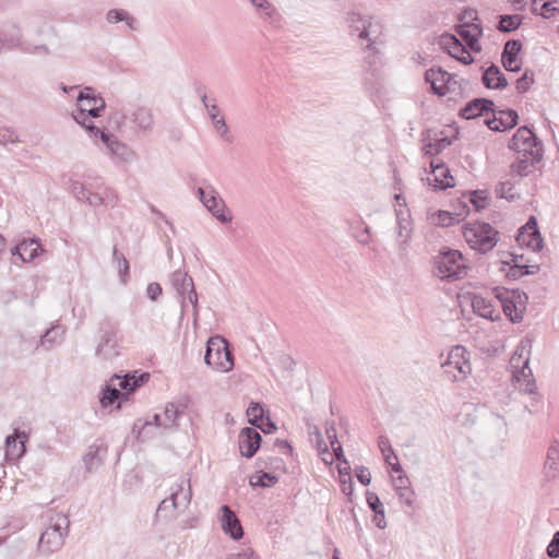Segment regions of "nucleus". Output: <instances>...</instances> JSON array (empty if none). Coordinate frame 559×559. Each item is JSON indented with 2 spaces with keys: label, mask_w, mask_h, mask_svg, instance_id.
<instances>
[{
  "label": "nucleus",
  "mask_w": 559,
  "mask_h": 559,
  "mask_svg": "<svg viewBox=\"0 0 559 559\" xmlns=\"http://www.w3.org/2000/svg\"><path fill=\"white\" fill-rule=\"evenodd\" d=\"M345 23L350 37H357L364 52V84L370 97L381 105L384 80V25L370 16L357 12H348Z\"/></svg>",
  "instance_id": "1"
},
{
  "label": "nucleus",
  "mask_w": 559,
  "mask_h": 559,
  "mask_svg": "<svg viewBox=\"0 0 559 559\" xmlns=\"http://www.w3.org/2000/svg\"><path fill=\"white\" fill-rule=\"evenodd\" d=\"M462 234L469 248L481 254L490 252L500 239L499 231L486 222L465 224Z\"/></svg>",
  "instance_id": "2"
},
{
  "label": "nucleus",
  "mask_w": 559,
  "mask_h": 559,
  "mask_svg": "<svg viewBox=\"0 0 559 559\" xmlns=\"http://www.w3.org/2000/svg\"><path fill=\"white\" fill-rule=\"evenodd\" d=\"M495 298L500 302L502 311L511 323L523 321L528 304V295L520 288L496 286L492 288Z\"/></svg>",
  "instance_id": "3"
},
{
  "label": "nucleus",
  "mask_w": 559,
  "mask_h": 559,
  "mask_svg": "<svg viewBox=\"0 0 559 559\" xmlns=\"http://www.w3.org/2000/svg\"><path fill=\"white\" fill-rule=\"evenodd\" d=\"M70 521L67 515L56 513L48 520L45 531L38 542V550L43 555H50L58 551L64 544L69 533Z\"/></svg>",
  "instance_id": "4"
},
{
  "label": "nucleus",
  "mask_w": 559,
  "mask_h": 559,
  "mask_svg": "<svg viewBox=\"0 0 559 559\" xmlns=\"http://www.w3.org/2000/svg\"><path fill=\"white\" fill-rule=\"evenodd\" d=\"M437 275L442 281H455L466 275V265L463 262V254L460 250L442 247L433 258Z\"/></svg>",
  "instance_id": "5"
},
{
  "label": "nucleus",
  "mask_w": 559,
  "mask_h": 559,
  "mask_svg": "<svg viewBox=\"0 0 559 559\" xmlns=\"http://www.w3.org/2000/svg\"><path fill=\"white\" fill-rule=\"evenodd\" d=\"M169 497L164 499L157 508L156 516L174 518V511L186 510L191 502L192 491L190 479L180 477L169 489Z\"/></svg>",
  "instance_id": "6"
},
{
  "label": "nucleus",
  "mask_w": 559,
  "mask_h": 559,
  "mask_svg": "<svg viewBox=\"0 0 559 559\" xmlns=\"http://www.w3.org/2000/svg\"><path fill=\"white\" fill-rule=\"evenodd\" d=\"M508 147L518 155L532 156L533 160L540 162L544 155V145L528 126H521L512 135L508 143Z\"/></svg>",
  "instance_id": "7"
},
{
  "label": "nucleus",
  "mask_w": 559,
  "mask_h": 559,
  "mask_svg": "<svg viewBox=\"0 0 559 559\" xmlns=\"http://www.w3.org/2000/svg\"><path fill=\"white\" fill-rule=\"evenodd\" d=\"M105 100L95 93L93 87L83 88L78 96V110L72 114L73 119L87 130L90 118H97L105 109Z\"/></svg>",
  "instance_id": "8"
},
{
  "label": "nucleus",
  "mask_w": 559,
  "mask_h": 559,
  "mask_svg": "<svg viewBox=\"0 0 559 559\" xmlns=\"http://www.w3.org/2000/svg\"><path fill=\"white\" fill-rule=\"evenodd\" d=\"M204 361L218 372H228L234 368V356L225 338L213 336L207 340Z\"/></svg>",
  "instance_id": "9"
},
{
  "label": "nucleus",
  "mask_w": 559,
  "mask_h": 559,
  "mask_svg": "<svg viewBox=\"0 0 559 559\" xmlns=\"http://www.w3.org/2000/svg\"><path fill=\"white\" fill-rule=\"evenodd\" d=\"M87 130L98 136L115 163L130 164L138 159V155L128 144L118 140L111 133L105 132L96 126H87Z\"/></svg>",
  "instance_id": "10"
},
{
  "label": "nucleus",
  "mask_w": 559,
  "mask_h": 559,
  "mask_svg": "<svg viewBox=\"0 0 559 559\" xmlns=\"http://www.w3.org/2000/svg\"><path fill=\"white\" fill-rule=\"evenodd\" d=\"M441 367L448 378L452 381H460L471 372L469 353L463 345H455L448 353L447 359Z\"/></svg>",
  "instance_id": "11"
},
{
  "label": "nucleus",
  "mask_w": 559,
  "mask_h": 559,
  "mask_svg": "<svg viewBox=\"0 0 559 559\" xmlns=\"http://www.w3.org/2000/svg\"><path fill=\"white\" fill-rule=\"evenodd\" d=\"M425 82L430 85V92L437 96H444L448 93L461 95L462 91L456 80V74L449 73L441 67H431L425 72Z\"/></svg>",
  "instance_id": "12"
},
{
  "label": "nucleus",
  "mask_w": 559,
  "mask_h": 559,
  "mask_svg": "<svg viewBox=\"0 0 559 559\" xmlns=\"http://www.w3.org/2000/svg\"><path fill=\"white\" fill-rule=\"evenodd\" d=\"M129 122L134 134H150L154 129V115L151 108L142 105L131 106L121 115Z\"/></svg>",
  "instance_id": "13"
},
{
  "label": "nucleus",
  "mask_w": 559,
  "mask_h": 559,
  "mask_svg": "<svg viewBox=\"0 0 559 559\" xmlns=\"http://www.w3.org/2000/svg\"><path fill=\"white\" fill-rule=\"evenodd\" d=\"M197 193L203 205L217 221L223 224L231 222L233 216L227 211L224 200L212 186L199 187Z\"/></svg>",
  "instance_id": "14"
},
{
  "label": "nucleus",
  "mask_w": 559,
  "mask_h": 559,
  "mask_svg": "<svg viewBox=\"0 0 559 559\" xmlns=\"http://www.w3.org/2000/svg\"><path fill=\"white\" fill-rule=\"evenodd\" d=\"M95 354L105 360H111L119 355L118 329L116 326L107 324L100 329Z\"/></svg>",
  "instance_id": "15"
},
{
  "label": "nucleus",
  "mask_w": 559,
  "mask_h": 559,
  "mask_svg": "<svg viewBox=\"0 0 559 559\" xmlns=\"http://www.w3.org/2000/svg\"><path fill=\"white\" fill-rule=\"evenodd\" d=\"M515 238L520 246L532 249L535 252L542 251L544 247V239L534 215H531L526 223L518 229Z\"/></svg>",
  "instance_id": "16"
},
{
  "label": "nucleus",
  "mask_w": 559,
  "mask_h": 559,
  "mask_svg": "<svg viewBox=\"0 0 559 559\" xmlns=\"http://www.w3.org/2000/svg\"><path fill=\"white\" fill-rule=\"evenodd\" d=\"M492 117L484 120L485 126L493 132H507L519 124V114L513 108L501 109L495 106Z\"/></svg>",
  "instance_id": "17"
},
{
  "label": "nucleus",
  "mask_w": 559,
  "mask_h": 559,
  "mask_svg": "<svg viewBox=\"0 0 559 559\" xmlns=\"http://www.w3.org/2000/svg\"><path fill=\"white\" fill-rule=\"evenodd\" d=\"M170 283L176 292L182 297V307L186 301H189L194 309V314L198 313V295L193 285L192 277L185 271H175L170 276Z\"/></svg>",
  "instance_id": "18"
},
{
  "label": "nucleus",
  "mask_w": 559,
  "mask_h": 559,
  "mask_svg": "<svg viewBox=\"0 0 559 559\" xmlns=\"http://www.w3.org/2000/svg\"><path fill=\"white\" fill-rule=\"evenodd\" d=\"M454 31L462 39L465 40V46H467L471 51L476 53L481 51V45L479 43L484 35L481 21H478V23L469 21L456 23Z\"/></svg>",
  "instance_id": "19"
},
{
  "label": "nucleus",
  "mask_w": 559,
  "mask_h": 559,
  "mask_svg": "<svg viewBox=\"0 0 559 559\" xmlns=\"http://www.w3.org/2000/svg\"><path fill=\"white\" fill-rule=\"evenodd\" d=\"M427 129L421 133L423 151L425 155L436 156L440 154L445 147L450 146L454 140L457 139L459 132L454 136H448L441 131L439 134L433 133Z\"/></svg>",
  "instance_id": "20"
},
{
  "label": "nucleus",
  "mask_w": 559,
  "mask_h": 559,
  "mask_svg": "<svg viewBox=\"0 0 559 559\" xmlns=\"http://www.w3.org/2000/svg\"><path fill=\"white\" fill-rule=\"evenodd\" d=\"M523 45L520 39H509L504 43L501 52V63L506 71L518 73L522 70L520 53Z\"/></svg>",
  "instance_id": "21"
},
{
  "label": "nucleus",
  "mask_w": 559,
  "mask_h": 559,
  "mask_svg": "<svg viewBox=\"0 0 559 559\" xmlns=\"http://www.w3.org/2000/svg\"><path fill=\"white\" fill-rule=\"evenodd\" d=\"M495 109V103L492 99L487 97H476L468 100L459 110V117L465 120H473L484 116L487 112H491Z\"/></svg>",
  "instance_id": "22"
},
{
  "label": "nucleus",
  "mask_w": 559,
  "mask_h": 559,
  "mask_svg": "<svg viewBox=\"0 0 559 559\" xmlns=\"http://www.w3.org/2000/svg\"><path fill=\"white\" fill-rule=\"evenodd\" d=\"M391 481L400 501L411 509H415V491L412 488V483L405 473L395 475L392 474Z\"/></svg>",
  "instance_id": "23"
},
{
  "label": "nucleus",
  "mask_w": 559,
  "mask_h": 559,
  "mask_svg": "<svg viewBox=\"0 0 559 559\" xmlns=\"http://www.w3.org/2000/svg\"><path fill=\"white\" fill-rule=\"evenodd\" d=\"M262 442V436L252 427H246L240 430L238 445L240 454L245 457H252L259 450Z\"/></svg>",
  "instance_id": "24"
},
{
  "label": "nucleus",
  "mask_w": 559,
  "mask_h": 559,
  "mask_svg": "<svg viewBox=\"0 0 559 559\" xmlns=\"http://www.w3.org/2000/svg\"><path fill=\"white\" fill-rule=\"evenodd\" d=\"M512 379L515 386L525 394L537 396L536 380L533 376L532 369L528 367V359L525 360L524 366L513 372Z\"/></svg>",
  "instance_id": "25"
},
{
  "label": "nucleus",
  "mask_w": 559,
  "mask_h": 559,
  "mask_svg": "<svg viewBox=\"0 0 559 559\" xmlns=\"http://www.w3.org/2000/svg\"><path fill=\"white\" fill-rule=\"evenodd\" d=\"M430 167L433 175V189L436 191H444L455 185L454 178L443 160H431Z\"/></svg>",
  "instance_id": "26"
},
{
  "label": "nucleus",
  "mask_w": 559,
  "mask_h": 559,
  "mask_svg": "<svg viewBox=\"0 0 559 559\" xmlns=\"http://www.w3.org/2000/svg\"><path fill=\"white\" fill-rule=\"evenodd\" d=\"M222 530L233 539H240L243 536V530L235 512L228 506L221 507Z\"/></svg>",
  "instance_id": "27"
},
{
  "label": "nucleus",
  "mask_w": 559,
  "mask_h": 559,
  "mask_svg": "<svg viewBox=\"0 0 559 559\" xmlns=\"http://www.w3.org/2000/svg\"><path fill=\"white\" fill-rule=\"evenodd\" d=\"M481 83L488 90H504L508 86V80L500 68L491 63L489 67H481Z\"/></svg>",
  "instance_id": "28"
},
{
  "label": "nucleus",
  "mask_w": 559,
  "mask_h": 559,
  "mask_svg": "<svg viewBox=\"0 0 559 559\" xmlns=\"http://www.w3.org/2000/svg\"><path fill=\"white\" fill-rule=\"evenodd\" d=\"M395 204L394 211L396 216V223L399 226V236L400 237H408L412 230L411 228V214L408 209H402L406 206V200L401 193H396L394 195Z\"/></svg>",
  "instance_id": "29"
},
{
  "label": "nucleus",
  "mask_w": 559,
  "mask_h": 559,
  "mask_svg": "<svg viewBox=\"0 0 559 559\" xmlns=\"http://www.w3.org/2000/svg\"><path fill=\"white\" fill-rule=\"evenodd\" d=\"M559 474V441L554 440L547 451L546 461L543 468L544 480L550 481L557 478Z\"/></svg>",
  "instance_id": "30"
},
{
  "label": "nucleus",
  "mask_w": 559,
  "mask_h": 559,
  "mask_svg": "<svg viewBox=\"0 0 559 559\" xmlns=\"http://www.w3.org/2000/svg\"><path fill=\"white\" fill-rule=\"evenodd\" d=\"M472 308L475 314L492 322L501 319L500 312L495 309L491 300L483 297L481 295H473Z\"/></svg>",
  "instance_id": "31"
},
{
  "label": "nucleus",
  "mask_w": 559,
  "mask_h": 559,
  "mask_svg": "<svg viewBox=\"0 0 559 559\" xmlns=\"http://www.w3.org/2000/svg\"><path fill=\"white\" fill-rule=\"evenodd\" d=\"M438 45L443 52L448 53L451 58L455 59L459 55L466 52V46L454 34L445 32L438 37Z\"/></svg>",
  "instance_id": "32"
},
{
  "label": "nucleus",
  "mask_w": 559,
  "mask_h": 559,
  "mask_svg": "<svg viewBox=\"0 0 559 559\" xmlns=\"http://www.w3.org/2000/svg\"><path fill=\"white\" fill-rule=\"evenodd\" d=\"M27 436L25 432L15 431L13 435L7 437L5 440V456L10 461L20 459L25 453V441Z\"/></svg>",
  "instance_id": "33"
},
{
  "label": "nucleus",
  "mask_w": 559,
  "mask_h": 559,
  "mask_svg": "<svg viewBox=\"0 0 559 559\" xmlns=\"http://www.w3.org/2000/svg\"><path fill=\"white\" fill-rule=\"evenodd\" d=\"M43 251L37 239H24L20 241L12 250L13 255H19L23 262H31L39 252Z\"/></svg>",
  "instance_id": "34"
},
{
  "label": "nucleus",
  "mask_w": 559,
  "mask_h": 559,
  "mask_svg": "<svg viewBox=\"0 0 559 559\" xmlns=\"http://www.w3.org/2000/svg\"><path fill=\"white\" fill-rule=\"evenodd\" d=\"M0 39L2 40V47L8 45L10 47L22 48L26 40H23L22 32L20 27L12 23L4 25L0 31Z\"/></svg>",
  "instance_id": "35"
},
{
  "label": "nucleus",
  "mask_w": 559,
  "mask_h": 559,
  "mask_svg": "<svg viewBox=\"0 0 559 559\" xmlns=\"http://www.w3.org/2000/svg\"><path fill=\"white\" fill-rule=\"evenodd\" d=\"M185 406L178 405L174 402H169L166 404L164 411L159 413L162 417V427L164 430H170L177 428V420L179 416L182 414Z\"/></svg>",
  "instance_id": "36"
},
{
  "label": "nucleus",
  "mask_w": 559,
  "mask_h": 559,
  "mask_svg": "<svg viewBox=\"0 0 559 559\" xmlns=\"http://www.w3.org/2000/svg\"><path fill=\"white\" fill-rule=\"evenodd\" d=\"M207 115L211 118L214 130L217 134L225 141L230 142L231 135L229 134L228 127L226 124L224 116L221 115L219 108L217 105H211L209 107Z\"/></svg>",
  "instance_id": "37"
},
{
  "label": "nucleus",
  "mask_w": 559,
  "mask_h": 559,
  "mask_svg": "<svg viewBox=\"0 0 559 559\" xmlns=\"http://www.w3.org/2000/svg\"><path fill=\"white\" fill-rule=\"evenodd\" d=\"M463 198L472 204L476 212L485 210L490 201V195L486 189L467 190L463 192Z\"/></svg>",
  "instance_id": "38"
},
{
  "label": "nucleus",
  "mask_w": 559,
  "mask_h": 559,
  "mask_svg": "<svg viewBox=\"0 0 559 559\" xmlns=\"http://www.w3.org/2000/svg\"><path fill=\"white\" fill-rule=\"evenodd\" d=\"M523 20L524 16L520 14H500L496 28L503 34L513 33L521 27Z\"/></svg>",
  "instance_id": "39"
},
{
  "label": "nucleus",
  "mask_w": 559,
  "mask_h": 559,
  "mask_svg": "<svg viewBox=\"0 0 559 559\" xmlns=\"http://www.w3.org/2000/svg\"><path fill=\"white\" fill-rule=\"evenodd\" d=\"M64 334V330L59 325H53L40 336L39 344H37L32 352H35L39 346L50 349L57 344H60Z\"/></svg>",
  "instance_id": "40"
},
{
  "label": "nucleus",
  "mask_w": 559,
  "mask_h": 559,
  "mask_svg": "<svg viewBox=\"0 0 559 559\" xmlns=\"http://www.w3.org/2000/svg\"><path fill=\"white\" fill-rule=\"evenodd\" d=\"M106 21L109 24H117L119 22H124L130 29H132V31L138 29L136 20L122 9H110L106 13Z\"/></svg>",
  "instance_id": "41"
},
{
  "label": "nucleus",
  "mask_w": 559,
  "mask_h": 559,
  "mask_svg": "<svg viewBox=\"0 0 559 559\" xmlns=\"http://www.w3.org/2000/svg\"><path fill=\"white\" fill-rule=\"evenodd\" d=\"M257 14L264 21L272 22L277 15L275 7L267 0H249Z\"/></svg>",
  "instance_id": "42"
},
{
  "label": "nucleus",
  "mask_w": 559,
  "mask_h": 559,
  "mask_svg": "<svg viewBox=\"0 0 559 559\" xmlns=\"http://www.w3.org/2000/svg\"><path fill=\"white\" fill-rule=\"evenodd\" d=\"M431 221L436 226L451 227L461 223V219L455 215L454 212L438 210L432 216Z\"/></svg>",
  "instance_id": "43"
},
{
  "label": "nucleus",
  "mask_w": 559,
  "mask_h": 559,
  "mask_svg": "<svg viewBox=\"0 0 559 559\" xmlns=\"http://www.w3.org/2000/svg\"><path fill=\"white\" fill-rule=\"evenodd\" d=\"M367 503L374 511L373 522L379 528H384V511L382 510V503L380 498L370 491H367Z\"/></svg>",
  "instance_id": "44"
},
{
  "label": "nucleus",
  "mask_w": 559,
  "mask_h": 559,
  "mask_svg": "<svg viewBox=\"0 0 559 559\" xmlns=\"http://www.w3.org/2000/svg\"><path fill=\"white\" fill-rule=\"evenodd\" d=\"M537 163L538 162L533 160L532 156L518 155V160L511 164L510 169L511 173L520 177H526L530 173V167Z\"/></svg>",
  "instance_id": "45"
},
{
  "label": "nucleus",
  "mask_w": 559,
  "mask_h": 559,
  "mask_svg": "<svg viewBox=\"0 0 559 559\" xmlns=\"http://www.w3.org/2000/svg\"><path fill=\"white\" fill-rule=\"evenodd\" d=\"M148 373H142L139 377L127 374L122 378L117 377L119 379V386L121 390L132 392L141 384L148 380Z\"/></svg>",
  "instance_id": "46"
},
{
  "label": "nucleus",
  "mask_w": 559,
  "mask_h": 559,
  "mask_svg": "<svg viewBox=\"0 0 559 559\" xmlns=\"http://www.w3.org/2000/svg\"><path fill=\"white\" fill-rule=\"evenodd\" d=\"M102 448L97 444H92L87 453L84 455V463L88 471L97 468L103 463V455H100Z\"/></svg>",
  "instance_id": "47"
},
{
  "label": "nucleus",
  "mask_w": 559,
  "mask_h": 559,
  "mask_svg": "<svg viewBox=\"0 0 559 559\" xmlns=\"http://www.w3.org/2000/svg\"><path fill=\"white\" fill-rule=\"evenodd\" d=\"M386 472L389 473L390 477H392V474L399 475L402 473H405L404 468L402 467L397 455L395 454L392 445L386 440Z\"/></svg>",
  "instance_id": "48"
},
{
  "label": "nucleus",
  "mask_w": 559,
  "mask_h": 559,
  "mask_svg": "<svg viewBox=\"0 0 559 559\" xmlns=\"http://www.w3.org/2000/svg\"><path fill=\"white\" fill-rule=\"evenodd\" d=\"M277 481V476L266 472L255 473L250 477V485L252 487L267 488L274 486Z\"/></svg>",
  "instance_id": "49"
},
{
  "label": "nucleus",
  "mask_w": 559,
  "mask_h": 559,
  "mask_svg": "<svg viewBox=\"0 0 559 559\" xmlns=\"http://www.w3.org/2000/svg\"><path fill=\"white\" fill-rule=\"evenodd\" d=\"M535 83V74L531 69H525L522 75L515 82V88L519 94H524L530 91L531 86Z\"/></svg>",
  "instance_id": "50"
},
{
  "label": "nucleus",
  "mask_w": 559,
  "mask_h": 559,
  "mask_svg": "<svg viewBox=\"0 0 559 559\" xmlns=\"http://www.w3.org/2000/svg\"><path fill=\"white\" fill-rule=\"evenodd\" d=\"M248 421L255 427L260 426V421L264 417L263 405L258 402H251L247 408Z\"/></svg>",
  "instance_id": "51"
},
{
  "label": "nucleus",
  "mask_w": 559,
  "mask_h": 559,
  "mask_svg": "<svg viewBox=\"0 0 559 559\" xmlns=\"http://www.w3.org/2000/svg\"><path fill=\"white\" fill-rule=\"evenodd\" d=\"M325 435L330 441L333 452L335 453L336 460H340L343 456V450L337 440L336 430L333 425L325 427Z\"/></svg>",
  "instance_id": "52"
},
{
  "label": "nucleus",
  "mask_w": 559,
  "mask_h": 559,
  "mask_svg": "<svg viewBox=\"0 0 559 559\" xmlns=\"http://www.w3.org/2000/svg\"><path fill=\"white\" fill-rule=\"evenodd\" d=\"M162 415L159 413H156L153 415L152 417V420H146L142 426H141V429L139 431V438H141L142 440H144L148 433V430L150 428L152 427H155V428H158V429H163L162 427Z\"/></svg>",
  "instance_id": "53"
},
{
  "label": "nucleus",
  "mask_w": 559,
  "mask_h": 559,
  "mask_svg": "<svg viewBox=\"0 0 559 559\" xmlns=\"http://www.w3.org/2000/svg\"><path fill=\"white\" fill-rule=\"evenodd\" d=\"M120 396V391L116 388L106 386L102 392L100 404L103 407L112 405Z\"/></svg>",
  "instance_id": "54"
},
{
  "label": "nucleus",
  "mask_w": 559,
  "mask_h": 559,
  "mask_svg": "<svg viewBox=\"0 0 559 559\" xmlns=\"http://www.w3.org/2000/svg\"><path fill=\"white\" fill-rule=\"evenodd\" d=\"M513 185L510 181L499 182L496 187V194L498 198L506 199L508 201H514L515 197L511 193Z\"/></svg>",
  "instance_id": "55"
},
{
  "label": "nucleus",
  "mask_w": 559,
  "mask_h": 559,
  "mask_svg": "<svg viewBox=\"0 0 559 559\" xmlns=\"http://www.w3.org/2000/svg\"><path fill=\"white\" fill-rule=\"evenodd\" d=\"M557 12H559V7L557 5V1H544L538 9V13L544 19H550Z\"/></svg>",
  "instance_id": "56"
},
{
  "label": "nucleus",
  "mask_w": 559,
  "mask_h": 559,
  "mask_svg": "<svg viewBox=\"0 0 559 559\" xmlns=\"http://www.w3.org/2000/svg\"><path fill=\"white\" fill-rule=\"evenodd\" d=\"M452 207L454 210L453 212L459 217V219H461V222H463L467 217V215L469 214V206H468V203H467L466 199H464V200H461V199L455 200L452 203Z\"/></svg>",
  "instance_id": "57"
},
{
  "label": "nucleus",
  "mask_w": 559,
  "mask_h": 559,
  "mask_svg": "<svg viewBox=\"0 0 559 559\" xmlns=\"http://www.w3.org/2000/svg\"><path fill=\"white\" fill-rule=\"evenodd\" d=\"M546 554L551 559L559 558V530L556 531L547 545Z\"/></svg>",
  "instance_id": "58"
},
{
  "label": "nucleus",
  "mask_w": 559,
  "mask_h": 559,
  "mask_svg": "<svg viewBox=\"0 0 559 559\" xmlns=\"http://www.w3.org/2000/svg\"><path fill=\"white\" fill-rule=\"evenodd\" d=\"M19 142V136L14 130L10 128H0V144L7 145L9 143Z\"/></svg>",
  "instance_id": "59"
},
{
  "label": "nucleus",
  "mask_w": 559,
  "mask_h": 559,
  "mask_svg": "<svg viewBox=\"0 0 559 559\" xmlns=\"http://www.w3.org/2000/svg\"><path fill=\"white\" fill-rule=\"evenodd\" d=\"M511 265H512L511 267H508V270L503 271L506 273V277L508 280L515 281V280H519V278L525 276L523 267L526 264L521 263V264H511Z\"/></svg>",
  "instance_id": "60"
},
{
  "label": "nucleus",
  "mask_w": 559,
  "mask_h": 559,
  "mask_svg": "<svg viewBox=\"0 0 559 559\" xmlns=\"http://www.w3.org/2000/svg\"><path fill=\"white\" fill-rule=\"evenodd\" d=\"M25 52L33 53V55H48L49 48L47 45H33L28 43L27 40L24 43L23 47L21 48Z\"/></svg>",
  "instance_id": "61"
},
{
  "label": "nucleus",
  "mask_w": 559,
  "mask_h": 559,
  "mask_svg": "<svg viewBox=\"0 0 559 559\" xmlns=\"http://www.w3.org/2000/svg\"><path fill=\"white\" fill-rule=\"evenodd\" d=\"M102 199L104 200V206H115L118 201V195L111 188L104 187L102 190Z\"/></svg>",
  "instance_id": "62"
},
{
  "label": "nucleus",
  "mask_w": 559,
  "mask_h": 559,
  "mask_svg": "<svg viewBox=\"0 0 559 559\" xmlns=\"http://www.w3.org/2000/svg\"><path fill=\"white\" fill-rule=\"evenodd\" d=\"M71 192L79 201H85L86 195L88 193V189L85 188V186L79 181H73L71 183Z\"/></svg>",
  "instance_id": "63"
},
{
  "label": "nucleus",
  "mask_w": 559,
  "mask_h": 559,
  "mask_svg": "<svg viewBox=\"0 0 559 559\" xmlns=\"http://www.w3.org/2000/svg\"><path fill=\"white\" fill-rule=\"evenodd\" d=\"M229 559H260V557L251 548H246L242 551L230 554Z\"/></svg>",
  "instance_id": "64"
}]
</instances>
